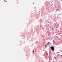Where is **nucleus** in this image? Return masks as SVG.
<instances>
[{
	"mask_svg": "<svg viewBox=\"0 0 62 62\" xmlns=\"http://www.w3.org/2000/svg\"><path fill=\"white\" fill-rule=\"evenodd\" d=\"M33 52V53H34V50H33L32 51Z\"/></svg>",
	"mask_w": 62,
	"mask_h": 62,
	"instance_id": "obj_3",
	"label": "nucleus"
},
{
	"mask_svg": "<svg viewBox=\"0 0 62 62\" xmlns=\"http://www.w3.org/2000/svg\"><path fill=\"white\" fill-rule=\"evenodd\" d=\"M48 44H49V42L47 43V44L48 45Z\"/></svg>",
	"mask_w": 62,
	"mask_h": 62,
	"instance_id": "obj_5",
	"label": "nucleus"
},
{
	"mask_svg": "<svg viewBox=\"0 0 62 62\" xmlns=\"http://www.w3.org/2000/svg\"><path fill=\"white\" fill-rule=\"evenodd\" d=\"M51 50H52V51H54V46H51L50 47Z\"/></svg>",
	"mask_w": 62,
	"mask_h": 62,
	"instance_id": "obj_1",
	"label": "nucleus"
},
{
	"mask_svg": "<svg viewBox=\"0 0 62 62\" xmlns=\"http://www.w3.org/2000/svg\"><path fill=\"white\" fill-rule=\"evenodd\" d=\"M54 58H55V57H54Z\"/></svg>",
	"mask_w": 62,
	"mask_h": 62,
	"instance_id": "obj_6",
	"label": "nucleus"
},
{
	"mask_svg": "<svg viewBox=\"0 0 62 62\" xmlns=\"http://www.w3.org/2000/svg\"><path fill=\"white\" fill-rule=\"evenodd\" d=\"M47 47V46H46V45H45V47Z\"/></svg>",
	"mask_w": 62,
	"mask_h": 62,
	"instance_id": "obj_2",
	"label": "nucleus"
},
{
	"mask_svg": "<svg viewBox=\"0 0 62 62\" xmlns=\"http://www.w3.org/2000/svg\"><path fill=\"white\" fill-rule=\"evenodd\" d=\"M61 57H62V55H61Z\"/></svg>",
	"mask_w": 62,
	"mask_h": 62,
	"instance_id": "obj_4",
	"label": "nucleus"
}]
</instances>
